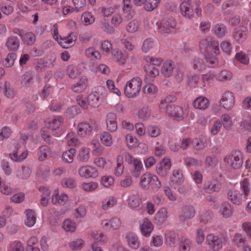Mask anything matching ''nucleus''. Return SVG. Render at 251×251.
Here are the masks:
<instances>
[{
	"mask_svg": "<svg viewBox=\"0 0 251 251\" xmlns=\"http://www.w3.org/2000/svg\"><path fill=\"white\" fill-rule=\"evenodd\" d=\"M142 81L139 77H134L127 81L124 88V94L128 98L136 97L141 91Z\"/></svg>",
	"mask_w": 251,
	"mask_h": 251,
	"instance_id": "3",
	"label": "nucleus"
},
{
	"mask_svg": "<svg viewBox=\"0 0 251 251\" xmlns=\"http://www.w3.org/2000/svg\"><path fill=\"white\" fill-rule=\"evenodd\" d=\"M93 127L87 123H81L78 126V134L81 136L91 134Z\"/></svg>",
	"mask_w": 251,
	"mask_h": 251,
	"instance_id": "40",
	"label": "nucleus"
},
{
	"mask_svg": "<svg viewBox=\"0 0 251 251\" xmlns=\"http://www.w3.org/2000/svg\"><path fill=\"white\" fill-rule=\"evenodd\" d=\"M125 143L127 147L130 150L135 149L139 145L138 139L131 134H127L126 135Z\"/></svg>",
	"mask_w": 251,
	"mask_h": 251,
	"instance_id": "39",
	"label": "nucleus"
},
{
	"mask_svg": "<svg viewBox=\"0 0 251 251\" xmlns=\"http://www.w3.org/2000/svg\"><path fill=\"white\" fill-rule=\"evenodd\" d=\"M210 47L216 54H220L219 43L214 40L211 36H207L205 39H201L199 43L201 52L205 53L208 47Z\"/></svg>",
	"mask_w": 251,
	"mask_h": 251,
	"instance_id": "7",
	"label": "nucleus"
},
{
	"mask_svg": "<svg viewBox=\"0 0 251 251\" xmlns=\"http://www.w3.org/2000/svg\"><path fill=\"white\" fill-rule=\"evenodd\" d=\"M115 182L114 177L111 176H103L100 180V183L105 188H109L113 186Z\"/></svg>",
	"mask_w": 251,
	"mask_h": 251,
	"instance_id": "60",
	"label": "nucleus"
},
{
	"mask_svg": "<svg viewBox=\"0 0 251 251\" xmlns=\"http://www.w3.org/2000/svg\"><path fill=\"white\" fill-rule=\"evenodd\" d=\"M39 190L43 192L40 200V203L42 205L46 206L48 204L50 194V191L48 188L44 186L40 187L39 188Z\"/></svg>",
	"mask_w": 251,
	"mask_h": 251,
	"instance_id": "49",
	"label": "nucleus"
},
{
	"mask_svg": "<svg viewBox=\"0 0 251 251\" xmlns=\"http://www.w3.org/2000/svg\"><path fill=\"white\" fill-rule=\"evenodd\" d=\"M240 189L243 194L235 189H231L228 192L227 199L234 204L240 205L250 194V181L248 178H244L240 182Z\"/></svg>",
	"mask_w": 251,
	"mask_h": 251,
	"instance_id": "1",
	"label": "nucleus"
},
{
	"mask_svg": "<svg viewBox=\"0 0 251 251\" xmlns=\"http://www.w3.org/2000/svg\"><path fill=\"white\" fill-rule=\"evenodd\" d=\"M172 163L168 157H164L156 167V172L160 176H166L171 169Z\"/></svg>",
	"mask_w": 251,
	"mask_h": 251,
	"instance_id": "14",
	"label": "nucleus"
},
{
	"mask_svg": "<svg viewBox=\"0 0 251 251\" xmlns=\"http://www.w3.org/2000/svg\"><path fill=\"white\" fill-rule=\"evenodd\" d=\"M175 66V63L173 61H165L161 69V74L166 77L171 76L173 74Z\"/></svg>",
	"mask_w": 251,
	"mask_h": 251,
	"instance_id": "27",
	"label": "nucleus"
},
{
	"mask_svg": "<svg viewBox=\"0 0 251 251\" xmlns=\"http://www.w3.org/2000/svg\"><path fill=\"white\" fill-rule=\"evenodd\" d=\"M100 139L101 144L106 147H110L114 143L112 135L107 131H104L102 132L100 134Z\"/></svg>",
	"mask_w": 251,
	"mask_h": 251,
	"instance_id": "32",
	"label": "nucleus"
},
{
	"mask_svg": "<svg viewBox=\"0 0 251 251\" xmlns=\"http://www.w3.org/2000/svg\"><path fill=\"white\" fill-rule=\"evenodd\" d=\"M134 115L141 121L148 120L151 115V110L147 106L143 107L138 110H135Z\"/></svg>",
	"mask_w": 251,
	"mask_h": 251,
	"instance_id": "28",
	"label": "nucleus"
},
{
	"mask_svg": "<svg viewBox=\"0 0 251 251\" xmlns=\"http://www.w3.org/2000/svg\"><path fill=\"white\" fill-rule=\"evenodd\" d=\"M21 145L18 143H15L13 144L11 151L9 153L10 158L14 161L21 162L26 159L28 154V151L26 150H24L20 151Z\"/></svg>",
	"mask_w": 251,
	"mask_h": 251,
	"instance_id": "10",
	"label": "nucleus"
},
{
	"mask_svg": "<svg viewBox=\"0 0 251 251\" xmlns=\"http://www.w3.org/2000/svg\"><path fill=\"white\" fill-rule=\"evenodd\" d=\"M219 212L224 217L228 218L232 215L233 209L230 203L225 202L221 204Z\"/></svg>",
	"mask_w": 251,
	"mask_h": 251,
	"instance_id": "45",
	"label": "nucleus"
},
{
	"mask_svg": "<svg viewBox=\"0 0 251 251\" xmlns=\"http://www.w3.org/2000/svg\"><path fill=\"white\" fill-rule=\"evenodd\" d=\"M86 56L91 60L100 59L101 58L100 53L94 47H89L85 51Z\"/></svg>",
	"mask_w": 251,
	"mask_h": 251,
	"instance_id": "48",
	"label": "nucleus"
},
{
	"mask_svg": "<svg viewBox=\"0 0 251 251\" xmlns=\"http://www.w3.org/2000/svg\"><path fill=\"white\" fill-rule=\"evenodd\" d=\"M89 105L94 108L98 107L101 104V94L98 91L92 92L88 96Z\"/></svg>",
	"mask_w": 251,
	"mask_h": 251,
	"instance_id": "25",
	"label": "nucleus"
},
{
	"mask_svg": "<svg viewBox=\"0 0 251 251\" xmlns=\"http://www.w3.org/2000/svg\"><path fill=\"white\" fill-rule=\"evenodd\" d=\"M76 40V36L73 33H71L65 37H61L57 41L62 48L67 49L72 47Z\"/></svg>",
	"mask_w": 251,
	"mask_h": 251,
	"instance_id": "21",
	"label": "nucleus"
},
{
	"mask_svg": "<svg viewBox=\"0 0 251 251\" xmlns=\"http://www.w3.org/2000/svg\"><path fill=\"white\" fill-rule=\"evenodd\" d=\"M192 246V242L187 238L181 239L179 243V251H190Z\"/></svg>",
	"mask_w": 251,
	"mask_h": 251,
	"instance_id": "64",
	"label": "nucleus"
},
{
	"mask_svg": "<svg viewBox=\"0 0 251 251\" xmlns=\"http://www.w3.org/2000/svg\"><path fill=\"white\" fill-rule=\"evenodd\" d=\"M75 153V149L74 148H71L63 152L62 154V159L65 162L71 163L74 161V158Z\"/></svg>",
	"mask_w": 251,
	"mask_h": 251,
	"instance_id": "56",
	"label": "nucleus"
},
{
	"mask_svg": "<svg viewBox=\"0 0 251 251\" xmlns=\"http://www.w3.org/2000/svg\"><path fill=\"white\" fill-rule=\"evenodd\" d=\"M124 158L122 155H119L116 158V165L114 169V174L116 176H120L124 172Z\"/></svg>",
	"mask_w": 251,
	"mask_h": 251,
	"instance_id": "43",
	"label": "nucleus"
},
{
	"mask_svg": "<svg viewBox=\"0 0 251 251\" xmlns=\"http://www.w3.org/2000/svg\"><path fill=\"white\" fill-rule=\"evenodd\" d=\"M210 105L209 100L204 96H200L197 98L193 102V105L195 109L204 110Z\"/></svg>",
	"mask_w": 251,
	"mask_h": 251,
	"instance_id": "23",
	"label": "nucleus"
},
{
	"mask_svg": "<svg viewBox=\"0 0 251 251\" xmlns=\"http://www.w3.org/2000/svg\"><path fill=\"white\" fill-rule=\"evenodd\" d=\"M141 201V198L138 194L130 195L127 200L128 205L131 208H136L138 207Z\"/></svg>",
	"mask_w": 251,
	"mask_h": 251,
	"instance_id": "50",
	"label": "nucleus"
},
{
	"mask_svg": "<svg viewBox=\"0 0 251 251\" xmlns=\"http://www.w3.org/2000/svg\"><path fill=\"white\" fill-rule=\"evenodd\" d=\"M158 32L162 34L172 32L176 26V22L174 18L162 20L156 23Z\"/></svg>",
	"mask_w": 251,
	"mask_h": 251,
	"instance_id": "9",
	"label": "nucleus"
},
{
	"mask_svg": "<svg viewBox=\"0 0 251 251\" xmlns=\"http://www.w3.org/2000/svg\"><path fill=\"white\" fill-rule=\"evenodd\" d=\"M90 236L96 243H100V244H104L108 241V238L102 232L98 230L93 231L90 233Z\"/></svg>",
	"mask_w": 251,
	"mask_h": 251,
	"instance_id": "33",
	"label": "nucleus"
},
{
	"mask_svg": "<svg viewBox=\"0 0 251 251\" xmlns=\"http://www.w3.org/2000/svg\"><path fill=\"white\" fill-rule=\"evenodd\" d=\"M82 24L86 25H92L95 21V17L93 14L89 11L83 12L81 17Z\"/></svg>",
	"mask_w": 251,
	"mask_h": 251,
	"instance_id": "47",
	"label": "nucleus"
},
{
	"mask_svg": "<svg viewBox=\"0 0 251 251\" xmlns=\"http://www.w3.org/2000/svg\"><path fill=\"white\" fill-rule=\"evenodd\" d=\"M225 241V237L218 236L213 233L208 234L206 237L207 244L214 251L222 249Z\"/></svg>",
	"mask_w": 251,
	"mask_h": 251,
	"instance_id": "8",
	"label": "nucleus"
},
{
	"mask_svg": "<svg viewBox=\"0 0 251 251\" xmlns=\"http://www.w3.org/2000/svg\"><path fill=\"white\" fill-rule=\"evenodd\" d=\"M122 10L125 18L127 20L131 19L134 16L135 12L132 9L131 0H123Z\"/></svg>",
	"mask_w": 251,
	"mask_h": 251,
	"instance_id": "24",
	"label": "nucleus"
},
{
	"mask_svg": "<svg viewBox=\"0 0 251 251\" xmlns=\"http://www.w3.org/2000/svg\"><path fill=\"white\" fill-rule=\"evenodd\" d=\"M112 59L120 65H124L126 63L128 56L124 55L123 51L119 49L114 50L112 53Z\"/></svg>",
	"mask_w": 251,
	"mask_h": 251,
	"instance_id": "30",
	"label": "nucleus"
},
{
	"mask_svg": "<svg viewBox=\"0 0 251 251\" xmlns=\"http://www.w3.org/2000/svg\"><path fill=\"white\" fill-rule=\"evenodd\" d=\"M38 242V239L36 236L30 237L26 241V251H40V249L36 246Z\"/></svg>",
	"mask_w": 251,
	"mask_h": 251,
	"instance_id": "44",
	"label": "nucleus"
},
{
	"mask_svg": "<svg viewBox=\"0 0 251 251\" xmlns=\"http://www.w3.org/2000/svg\"><path fill=\"white\" fill-rule=\"evenodd\" d=\"M219 179H214L210 183H205L203 189L206 193L212 194L215 192H218L221 188L222 178L219 176Z\"/></svg>",
	"mask_w": 251,
	"mask_h": 251,
	"instance_id": "17",
	"label": "nucleus"
},
{
	"mask_svg": "<svg viewBox=\"0 0 251 251\" xmlns=\"http://www.w3.org/2000/svg\"><path fill=\"white\" fill-rule=\"evenodd\" d=\"M117 203V199L112 196L105 197L101 201V208L103 210H107L115 206Z\"/></svg>",
	"mask_w": 251,
	"mask_h": 251,
	"instance_id": "31",
	"label": "nucleus"
},
{
	"mask_svg": "<svg viewBox=\"0 0 251 251\" xmlns=\"http://www.w3.org/2000/svg\"><path fill=\"white\" fill-rule=\"evenodd\" d=\"M139 228L142 234L145 237H149L153 229V225L148 218H144L140 221Z\"/></svg>",
	"mask_w": 251,
	"mask_h": 251,
	"instance_id": "16",
	"label": "nucleus"
},
{
	"mask_svg": "<svg viewBox=\"0 0 251 251\" xmlns=\"http://www.w3.org/2000/svg\"><path fill=\"white\" fill-rule=\"evenodd\" d=\"M167 115L177 121H180L184 118V112L182 108L175 104L169 105L167 110Z\"/></svg>",
	"mask_w": 251,
	"mask_h": 251,
	"instance_id": "12",
	"label": "nucleus"
},
{
	"mask_svg": "<svg viewBox=\"0 0 251 251\" xmlns=\"http://www.w3.org/2000/svg\"><path fill=\"white\" fill-rule=\"evenodd\" d=\"M25 225L28 227L33 226L35 225L36 220L34 211L31 209H26L25 211Z\"/></svg>",
	"mask_w": 251,
	"mask_h": 251,
	"instance_id": "35",
	"label": "nucleus"
},
{
	"mask_svg": "<svg viewBox=\"0 0 251 251\" xmlns=\"http://www.w3.org/2000/svg\"><path fill=\"white\" fill-rule=\"evenodd\" d=\"M81 187L86 193H92L98 189L99 185L95 181L84 182L81 183Z\"/></svg>",
	"mask_w": 251,
	"mask_h": 251,
	"instance_id": "41",
	"label": "nucleus"
},
{
	"mask_svg": "<svg viewBox=\"0 0 251 251\" xmlns=\"http://www.w3.org/2000/svg\"><path fill=\"white\" fill-rule=\"evenodd\" d=\"M106 129L110 132H114L117 130L118 123L117 117L115 113L113 112L108 113L105 118Z\"/></svg>",
	"mask_w": 251,
	"mask_h": 251,
	"instance_id": "15",
	"label": "nucleus"
},
{
	"mask_svg": "<svg viewBox=\"0 0 251 251\" xmlns=\"http://www.w3.org/2000/svg\"><path fill=\"white\" fill-rule=\"evenodd\" d=\"M224 160L228 167L238 169L241 167L243 164L242 152L238 150L233 151L230 154L226 156Z\"/></svg>",
	"mask_w": 251,
	"mask_h": 251,
	"instance_id": "4",
	"label": "nucleus"
},
{
	"mask_svg": "<svg viewBox=\"0 0 251 251\" xmlns=\"http://www.w3.org/2000/svg\"><path fill=\"white\" fill-rule=\"evenodd\" d=\"M126 239L128 246L133 249H137L140 245V242L137 236L133 233H128L126 235Z\"/></svg>",
	"mask_w": 251,
	"mask_h": 251,
	"instance_id": "34",
	"label": "nucleus"
},
{
	"mask_svg": "<svg viewBox=\"0 0 251 251\" xmlns=\"http://www.w3.org/2000/svg\"><path fill=\"white\" fill-rule=\"evenodd\" d=\"M121 43L123 48L128 51H133L136 48V44L132 41V37H126L124 35L121 40Z\"/></svg>",
	"mask_w": 251,
	"mask_h": 251,
	"instance_id": "37",
	"label": "nucleus"
},
{
	"mask_svg": "<svg viewBox=\"0 0 251 251\" xmlns=\"http://www.w3.org/2000/svg\"><path fill=\"white\" fill-rule=\"evenodd\" d=\"M235 103L234 94L230 91H225L221 95L219 104L221 107L226 111L231 110Z\"/></svg>",
	"mask_w": 251,
	"mask_h": 251,
	"instance_id": "6",
	"label": "nucleus"
},
{
	"mask_svg": "<svg viewBox=\"0 0 251 251\" xmlns=\"http://www.w3.org/2000/svg\"><path fill=\"white\" fill-rule=\"evenodd\" d=\"M50 175V167L46 164H41L38 168L36 176L39 178L47 180Z\"/></svg>",
	"mask_w": 251,
	"mask_h": 251,
	"instance_id": "26",
	"label": "nucleus"
},
{
	"mask_svg": "<svg viewBox=\"0 0 251 251\" xmlns=\"http://www.w3.org/2000/svg\"><path fill=\"white\" fill-rule=\"evenodd\" d=\"M79 176L85 179L96 178L99 176V172L97 168L90 165L81 166L78 170Z\"/></svg>",
	"mask_w": 251,
	"mask_h": 251,
	"instance_id": "11",
	"label": "nucleus"
},
{
	"mask_svg": "<svg viewBox=\"0 0 251 251\" xmlns=\"http://www.w3.org/2000/svg\"><path fill=\"white\" fill-rule=\"evenodd\" d=\"M140 186L144 189L151 188L153 191H157L161 187L162 183L157 176L146 172L140 177Z\"/></svg>",
	"mask_w": 251,
	"mask_h": 251,
	"instance_id": "2",
	"label": "nucleus"
},
{
	"mask_svg": "<svg viewBox=\"0 0 251 251\" xmlns=\"http://www.w3.org/2000/svg\"><path fill=\"white\" fill-rule=\"evenodd\" d=\"M232 73L227 70H223L216 75L217 80L220 81L230 80L232 78Z\"/></svg>",
	"mask_w": 251,
	"mask_h": 251,
	"instance_id": "54",
	"label": "nucleus"
},
{
	"mask_svg": "<svg viewBox=\"0 0 251 251\" xmlns=\"http://www.w3.org/2000/svg\"><path fill=\"white\" fill-rule=\"evenodd\" d=\"M196 214L194 207L191 205H185L182 207L179 214V218L181 221H185L193 218Z\"/></svg>",
	"mask_w": 251,
	"mask_h": 251,
	"instance_id": "22",
	"label": "nucleus"
},
{
	"mask_svg": "<svg viewBox=\"0 0 251 251\" xmlns=\"http://www.w3.org/2000/svg\"><path fill=\"white\" fill-rule=\"evenodd\" d=\"M31 173V170L29 167L22 166L17 170L16 176L19 178L26 179L29 177Z\"/></svg>",
	"mask_w": 251,
	"mask_h": 251,
	"instance_id": "51",
	"label": "nucleus"
},
{
	"mask_svg": "<svg viewBox=\"0 0 251 251\" xmlns=\"http://www.w3.org/2000/svg\"><path fill=\"white\" fill-rule=\"evenodd\" d=\"M88 79L86 76H81L79 80L72 85V90L76 93H80L85 91L87 87Z\"/></svg>",
	"mask_w": 251,
	"mask_h": 251,
	"instance_id": "20",
	"label": "nucleus"
},
{
	"mask_svg": "<svg viewBox=\"0 0 251 251\" xmlns=\"http://www.w3.org/2000/svg\"><path fill=\"white\" fill-rule=\"evenodd\" d=\"M90 158L89 149L86 147L81 148L78 152V159L81 162H86Z\"/></svg>",
	"mask_w": 251,
	"mask_h": 251,
	"instance_id": "58",
	"label": "nucleus"
},
{
	"mask_svg": "<svg viewBox=\"0 0 251 251\" xmlns=\"http://www.w3.org/2000/svg\"><path fill=\"white\" fill-rule=\"evenodd\" d=\"M234 38L237 42H242L247 38V31L246 29L237 28L233 35Z\"/></svg>",
	"mask_w": 251,
	"mask_h": 251,
	"instance_id": "63",
	"label": "nucleus"
},
{
	"mask_svg": "<svg viewBox=\"0 0 251 251\" xmlns=\"http://www.w3.org/2000/svg\"><path fill=\"white\" fill-rule=\"evenodd\" d=\"M208 140L204 137L195 138L192 141L193 148L198 151L204 149L207 146Z\"/></svg>",
	"mask_w": 251,
	"mask_h": 251,
	"instance_id": "46",
	"label": "nucleus"
},
{
	"mask_svg": "<svg viewBox=\"0 0 251 251\" xmlns=\"http://www.w3.org/2000/svg\"><path fill=\"white\" fill-rule=\"evenodd\" d=\"M169 216L167 209L166 207H162L155 214L154 222L158 225H162L167 221Z\"/></svg>",
	"mask_w": 251,
	"mask_h": 251,
	"instance_id": "18",
	"label": "nucleus"
},
{
	"mask_svg": "<svg viewBox=\"0 0 251 251\" xmlns=\"http://www.w3.org/2000/svg\"><path fill=\"white\" fill-rule=\"evenodd\" d=\"M20 45L18 39L15 36H11L7 38L5 43V46L8 50H16L19 49Z\"/></svg>",
	"mask_w": 251,
	"mask_h": 251,
	"instance_id": "42",
	"label": "nucleus"
},
{
	"mask_svg": "<svg viewBox=\"0 0 251 251\" xmlns=\"http://www.w3.org/2000/svg\"><path fill=\"white\" fill-rule=\"evenodd\" d=\"M85 245V242L81 239L72 241L69 244L70 248L73 251L81 250Z\"/></svg>",
	"mask_w": 251,
	"mask_h": 251,
	"instance_id": "57",
	"label": "nucleus"
},
{
	"mask_svg": "<svg viewBox=\"0 0 251 251\" xmlns=\"http://www.w3.org/2000/svg\"><path fill=\"white\" fill-rule=\"evenodd\" d=\"M63 122V119L60 116H55L47 120V126L51 130H55L59 128Z\"/></svg>",
	"mask_w": 251,
	"mask_h": 251,
	"instance_id": "29",
	"label": "nucleus"
},
{
	"mask_svg": "<svg viewBox=\"0 0 251 251\" xmlns=\"http://www.w3.org/2000/svg\"><path fill=\"white\" fill-rule=\"evenodd\" d=\"M25 250L24 244L19 240L11 242L7 247V251H25Z\"/></svg>",
	"mask_w": 251,
	"mask_h": 251,
	"instance_id": "53",
	"label": "nucleus"
},
{
	"mask_svg": "<svg viewBox=\"0 0 251 251\" xmlns=\"http://www.w3.org/2000/svg\"><path fill=\"white\" fill-rule=\"evenodd\" d=\"M126 161L132 166L131 173L133 177H138L143 170V166L141 160L139 158L134 157L129 153L125 155Z\"/></svg>",
	"mask_w": 251,
	"mask_h": 251,
	"instance_id": "5",
	"label": "nucleus"
},
{
	"mask_svg": "<svg viewBox=\"0 0 251 251\" xmlns=\"http://www.w3.org/2000/svg\"><path fill=\"white\" fill-rule=\"evenodd\" d=\"M165 243L170 246L174 247L176 241V235L173 231H168L165 235Z\"/></svg>",
	"mask_w": 251,
	"mask_h": 251,
	"instance_id": "61",
	"label": "nucleus"
},
{
	"mask_svg": "<svg viewBox=\"0 0 251 251\" xmlns=\"http://www.w3.org/2000/svg\"><path fill=\"white\" fill-rule=\"evenodd\" d=\"M65 140L69 146L76 147L80 145L77 136L73 132L69 133L65 137Z\"/></svg>",
	"mask_w": 251,
	"mask_h": 251,
	"instance_id": "52",
	"label": "nucleus"
},
{
	"mask_svg": "<svg viewBox=\"0 0 251 251\" xmlns=\"http://www.w3.org/2000/svg\"><path fill=\"white\" fill-rule=\"evenodd\" d=\"M144 69L146 73L145 82L153 81L155 78L159 75V69L151 64H145Z\"/></svg>",
	"mask_w": 251,
	"mask_h": 251,
	"instance_id": "13",
	"label": "nucleus"
},
{
	"mask_svg": "<svg viewBox=\"0 0 251 251\" xmlns=\"http://www.w3.org/2000/svg\"><path fill=\"white\" fill-rule=\"evenodd\" d=\"M221 122L224 128L226 129H229L233 125V121L231 117L229 114L225 113L221 117Z\"/></svg>",
	"mask_w": 251,
	"mask_h": 251,
	"instance_id": "55",
	"label": "nucleus"
},
{
	"mask_svg": "<svg viewBox=\"0 0 251 251\" xmlns=\"http://www.w3.org/2000/svg\"><path fill=\"white\" fill-rule=\"evenodd\" d=\"M184 180L182 172L176 170L173 172V174L170 177V184L173 186L175 184H180Z\"/></svg>",
	"mask_w": 251,
	"mask_h": 251,
	"instance_id": "38",
	"label": "nucleus"
},
{
	"mask_svg": "<svg viewBox=\"0 0 251 251\" xmlns=\"http://www.w3.org/2000/svg\"><path fill=\"white\" fill-rule=\"evenodd\" d=\"M160 128L154 125H151L147 127V133L149 136L155 138L159 136L161 134Z\"/></svg>",
	"mask_w": 251,
	"mask_h": 251,
	"instance_id": "62",
	"label": "nucleus"
},
{
	"mask_svg": "<svg viewBox=\"0 0 251 251\" xmlns=\"http://www.w3.org/2000/svg\"><path fill=\"white\" fill-rule=\"evenodd\" d=\"M38 159L43 161L51 156V151L50 148L47 146L39 147L37 152Z\"/></svg>",
	"mask_w": 251,
	"mask_h": 251,
	"instance_id": "36",
	"label": "nucleus"
},
{
	"mask_svg": "<svg viewBox=\"0 0 251 251\" xmlns=\"http://www.w3.org/2000/svg\"><path fill=\"white\" fill-rule=\"evenodd\" d=\"M68 201L69 197L66 194L62 193L59 195L58 189L53 191L51 196V201L53 204L64 205Z\"/></svg>",
	"mask_w": 251,
	"mask_h": 251,
	"instance_id": "19",
	"label": "nucleus"
},
{
	"mask_svg": "<svg viewBox=\"0 0 251 251\" xmlns=\"http://www.w3.org/2000/svg\"><path fill=\"white\" fill-rule=\"evenodd\" d=\"M144 59L146 62V64H151L153 66H159L163 61V59L160 57H155L150 55L145 56Z\"/></svg>",
	"mask_w": 251,
	"mask_h": 251,
	"instance_id": "59",
	"label": "nucleus"
}]
</instances>
